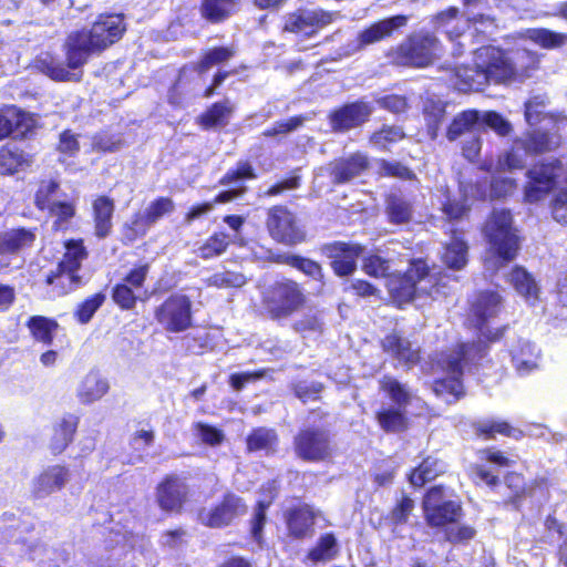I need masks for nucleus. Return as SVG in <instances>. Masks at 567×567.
<instances>
[{
    "label": "nucleus",
    "mask_w": 567,
    "mask_h": 567,
    "mask_svg": "<svg viewBox=\"0 0 567 567\" xmlns=\"http://www.w3.org/2000/svg\"><path fill=\"white\" fill-rule=\"evenodd\" d=\"M125 27L121 16H101L90 30L75 31L69 34L64 43L68 68L51 54L42 53L34 66L55 81H79L81 69L91 54L100 53L121 39Z\"/></svg>",
    "instance_id": "f257e3e1"
},
{
    "label": "nucleus",
    "mask_w": 567,
    "mask_h": 567,
    "mask_svg": "<svg viewBox=\"0 0 567 567\" xmlns=\"http://www.w3.org/2000/svg\"><path fill=\"white\" fill-rule=\"evenodd\" d=\"M484 234L491 246L493 259H486L487 269L498 268L501 261L508 262L517 256L519 237L513 226V216L507 209H494L487 219Z\"/></svg>",
    "instance_id": "f03ea898"
},
{
    "label": "nucleus",
    "mask_w": 567,
    "mask_h": 567,
    "mask_svg": "<svg viewBox=\"0 0 567 567\" xmlns=\"http://www.w3.org/2000/svg\"><path fill=\"white\" fill-rule=\"evenodd\" d=\"M442 278L436 279L434 274L429 271L425 261L417 259L412 261L411 267L403 277L391 278L388 282V290L398 302H408L421 295L435 298L441 293Z\"/></svg>",
    "instance_id": "7ed1b4c3"
},
{
    "label": "nucleus",
    "mask_w": 567,
    "mask_h": 567,
    "mask_svg": "<svg viewBox=\"0 0 567 567\" xmlns=\"http://www.w3.org/2000/svg\"><path fill=\"white\" fill-rule=\"evenodd\" d=\"M486 348L487 346L483 341L462 343L457 350L447 354L444 362L451 377L435 382L436 395L443 396L447 403L456 401L463 394V385L460 381L463 368L482 359L486 353Z\"/></svg>",
    "instance_id": "20e7f679"
},
{
    "label": "nucleus",
    "mask_w": 567,
    "mask_h": 567,
    "mask_svg": "<svg viewBox=\"0 0 567 567\" xmlns=\"http://www.w3.org/2000/svg\"><path fill=\"white\" fill-rule=\"evenodd\" d=\"M303 301L301 289L291 280L275 282L262 292V305L272 319L289 317Z\"/></svg>",
    "instance_id": "39448f33"
},
{
    "label": "nucleus",
    "mask_w": 567,
    "mask_h": 567,
    "mask_svg": "<svg viewBox=\"0 0 567 567\" xmlns=\"http://www.w3.org/2000/svg\"><path fill=\"white\" fill-rule=\"evenodd\" d=\"M439 53V40L433 34L419 32L399 45L394 60L400 65L425 68L433 63Z\"/></svg>",
    "instance_id": "423d86ee"
},
{
    "label": "nucleus",
    "mask_w": 567,
    "mask_h": 567,
    "mask_svg": "<svg viewBox=\"0 0 567 567\" xmlns=\"http://www.w3.org/2000/svg\"><path fill=\"white\" fill-rule=\"evenodd\" d=\"M293 447L296 455L308 462L327 461L334 452L329 431L316 426L301 429L293 439Z\"/></svg>",
    "instance_id": "0eeeda50"
},
{
    "label": "nucleus",
    "mask_w": 567,
    "mask_h": 567,
    "mask_svg": "<svg viewBox=\"0 0 567 567\" xmlns=\"http://www.w3.org/2000/svg\"><path fill=\"white\" fill-rule=\"evenodd\" d=\"M565 172L559 159H551L534 165L527 171V182L524 187L525 198L535 203L546 197L556 186L557 179Z\"/></svg>",
    "instance_id": "6e6552de"
},
{
    "label": "nucleus",
    "mask_w": 567,
    "mask_h": 567,
    "mask_svg": "<svg viewBox=\"0 0 567 567\" xmlns=\"http://www.w3.org/2000/svg\"><path fill=\"white\" fill-rule=\"evenodd\" d=\"M476 65L483 68L487 83H506L517 75V68L513 59L508 53L495 47L477 49Z\"/></svg>",
    "instance_id": "1a4fd4ad"
},
{
    "label": "nucleus",
    "mask_w": 567,
    "mask_h": 567,
    "mask_svg": "<svg viewBox=\"0 0 567 567\" xmlns=\"http://www.w3.org/2000/svg\"><path fill=\"white\" fill-rule=\"evenodd\" d=\"M339 17L337 11H326L323 9H298L295 12L287 13L284 17L285 32L313 35L319 29L332 23Z\"/></svg>",
    "instance_id": "9d476101"
},
{
    "label": "nucleus",
    "mask_w": 567,
    "mask_h": 567,
    "mask_svg": "<svg viewBox=\"0 0 567 567\" xmlns=\"http://www.w3.org/2000/svg\"><path fill=\"white\" fill-rule=\"evenodd\" d=\"M192 302L184 295H173L155 311V318L169 332H182L192 323Z\"/></svg>",
    "instance_id": "9b49d317"
},
{
    "label": "nucleus",
    "mask_w": 567,
    "mask_h": 567,
    "mask_svg": "<svg viewBox=\"0 0 567 567\" xmlns=\"http://www.w3.org/2000/svg\"><path fill=\"white\" fill-rule=\"evenodd\" d=\"M267 227L270 236L285 245H297L306 238L296 216L285 206H275L269 209Z\"/></svg>",
    "instance_id": "f8f14e48"
},
{
    "label": "nucleus",
    "mask_w": 567,
    "mask_h": 567,
    "mask_svg": "<svg viewBox=\"0 0 567 567\" xmlns=\"http://www.w3.org/2000/svg\"><path fill=\"white\" fill-rule=\"evenodd\" d=\"M71 480L69 467L60 464L49 465L33 476L29 485L30 495L34 499H44L62 491Z\"/></svg>",
    "instance_id": "ddd939ff"
},
{
    "label": "nucleus",
    "mask_w": 567,
    "mask_h": 567,
    "mask_svg": "<svg viewBox=\"0 0 567 567\" xmlns=\"http://www.w3.org/2000/svg\"><path fill=\"white\" fill-rule=\"evenodd\" d=\"M247 505L241 497L228 493L223 501L210 511L199 513L200 522L213 528H219L231 524L236 518L245 515Z\"/></svg>",
    "instance_id": "4468645a"
},
{
    "label": "nucleus",
    "mask_w": 567,
    "mask_h": 567,
    "mask_svg": "<svg viewBox=\"0 0 567 567\" xmlns=\"http://www.w3.org/2000/svg\"><path fill=\"white\" fill-rule=\"evenodd\" d=\"M175 208L174 202L168 197H159L145 208L143 213L133 216L126 225V237L131 240L144 236L151 226L156 224L163 216L171 214Z\"/></svg>",
    "instance_id": "2eb2a0df"
},
{
    "label": "nucleus",
    "mask_w": 567,
    "mask_h": 567,
    "mask_svg": "<svg viewBox=\"0 0 567 567\" xmlns=\"http://www.w3.org/2000/svg\"><path fill=\"white\" fill-rule=\"evenodd\" d=\"M364 251L359 244L336 241L322 247V252L330 259L331 267L338 276H349L357 268V259Z\"/></svg>",
    "instance_id": "dca6fc26"
},
{
    "label": "nucleus",
    "mask_w": 567,
    "mask_h": 567,
    "mask_svg": "<svg viewBox=\"0 0 567 567\" xmlns=\"http://www.w3.org/2000/svg\"><path fill=\"white\" fill-rule=\"evenodd\" d=\"M373 105L365 101L347 104L330 115L333 131H349L365 123L373 113Z\"/></svg>",
    "instance_id": "f3484780"
},
{
    "label": "nucleus",
    "mask_w": 567,
    "mask_h": 567,
    "mask_svg": "<svg viewBox=\"0 0 567 567\" xmlns=\"http://www.w3.org/2000/svg\"><path fill=\"white\" fill-rule=\"evenodd\" d=\"M408 21V16L399 14L371 24L358 34L353 51H360L370 44L389 38L395 30L406 25Z\"/></svg>",
    "instance_id": "a211bd4d"
},
{
    "label": "nucleus",
    "mask_w": 567,
    "mask_h": 567,
    "mask_svg": "<svg viewBox=\"0 0 567 567\" xmlns=\"http://www.w3.org/2000/svg\"><path fill=\"white\" fill-rule=\"evenodd\" d=\"M382 349L385 353L395 359L399 364L408 369L415 365L420 360V347L413 344L409 339L396 332L388 334L382 340Z\"/></svg>",
    "instance_id": "6ab92c4d"
},
{
    "label": "nucleus",
    "mask_w": 567,
    "mask_h": 567,
    "mask_svg": "<svg viewBox=\"0 0 567 567\" xmlns=\"http://www.w3.org/2000/svg\"><path fill=\"white\" fill-rule=\"evenodd\" d=\"M188 486L177 476H168L157 487V502L164 511H178L187 498Z\"/></svg>",
    "instance_id": "aec40b11"
},
{
    "label": "nucleus",
    "mask_w": 567,
    "mask_h": 567,
    "mask_svg": "<svg viewBox=\"0 0 567 567\" xmlns=\"http://www.w3.org/2000/svg\"><path fill=\"white\" fill-rule=\"evenodd\" d=\"M256 178L255 169L247 162H239L235 169L226 173L220 183L230 188L221 192L214 203L224 204L234 200L246 192V187L240 185L244 179Z\"/></svg>",
    "instance_id": "412c9836"
},
{
    "label": "nucleus",
    "mask_w": 567,
    "mask_h": 567,
    "mask_svg": "<svg viewBox=\"0 0 567 567\" xmlns=\"http://www.w3.org/2000/svg\"><path fill=\"white\" fill-rule=\"evenodd\" d=\"M331 176L334 183L341 184L359 176L369 166L368 157L355 153L347 158H340L331 163Z\"/></svg>",
    "instance_id": "4be33fe9"
},
{
    "label": "nucleus",
    "mask_w": 567,
    "mask_h": 567,
    "mask_svg": "<svg viewBox=\"0 0 567 567\" xmlns=\"http://www.w3.org/2000/svg\"><path fill=\"white\" fill-rule=\"evenodd\" d=\"M512 361L519 374H527L538 368L539 350L528 340H518L511 349Z\"/></svg>",
    "instance_id": "5701e85b"
},
{
    "label": "nucleus",
    "mask_w": 567,
    "mask_h": 567,
    "mask_svg": "<svg viewBox=\"0 0 567 567\" xmlns=\"http://www.w3.org/2000/svg\"><path fill=\"white\" fill-rule=\"evenodd\" d=\"M483 127L481 116L477 111L468 110L456 115L449 126L446 136L450 141H455L466 134L475 135Z\"/></svg>",
    "instance_id": "b1692460"
},
{
    "label": "nucleus",
    "mask_w": 567,
    "mask_h": 567,
    "mask_svg": "<svg viewBox=\"0 0 567 567\" xmlns=\"http://www.w3.org/2000/svg\"><path fill=\"white\" fill-rule=\"evenodd\" d=\"M501 306V297L496 292H481L472 303L474 324L482 329V324L489 318L496 316Z\"/></svg>",
    "instance_id": "393cba45"
},
{
    "label": "nucleus",
    "mask_w": 567,
    "mask_h": 567,
    "mask_svg": "<svg viewBox=\"0 0 567 567\" xmlns=\"http://www.w3.org/2000/svg\"><path fill=\"white\" fill-rule=\"evenodd\" d=\"M455 87L458 91H481L487 84L486 74L483 68H478L476 63L474 66H458L455 70Z\"/></svg>",
    "instance_id": "a878e982"
},
{
    "label": "nucleus",
    "mask_w": 567,
    "mask_h": 567,
    "mask_svg": "<svg viewBox=\"0 0 567 567\" xmlns=\"http://www.w3.org/2000/svg\"><path fill=\"white\" fill-rule=\"evenodd\" d=\"M508 281L527 302L534 303L538 299V286L523 267L513 268L508 274Z\"/></svg>",
    "instance_id": "bb28decb"
},
{
    "label": "nucleus",
    "mask_w": 567,
    "mask_h": 567,
    "mask_svg": "<svg viewBox=\"0 0 567 567\" xmlns=\"http://www.w3.org/2000/svg\"><path fill=\"white\" fill-rule=\"evenodd\" d=\"M35 235L24 228L11 229L0 234V255L14 254L30 247Z\"/></svg>",
    "instance_id": "cd10ccee"
},
{
    "label": "nucleus",
    "mask_w": 567,
    "mask_h": 567,
    "mask_svg": "<svg viewBox=\"0 0 567 567\" xmlns=\"http://www.w3.org/2000/svg\"><path fill=\"white\" fill-rule=\"evenodd\" d=\"M287 524L291 536L303 538L312 533L315 513L308 505L298 507L289 514Z\"/></svg>",
    "instance_id": "c85d7f7f"
},
{
    "label": "nucleus",
    "mask_w": 567,
    "mask_h": 567,
    "mask_svg": "<svg viewBox=\"0 0 567 567\" xmlns=\"http://www.w3.org/2000/svg\"><path fill=\"white\" fill-rule=\"evenodd\" d=\"M95 234L100 238L106 237L112 228L114 203L105 196H101L93 203Z\"/></svg>",
    "instance_id": "c756f323"
},
{
    "label": "nucleus",
    "mask_w": 567,
    "mask_h": 567,
    "mask_svg": "<svg viewBox=\"0 0 567 567\" xmlns=\"http://www.w3.org/2000/svg\"><path fill=\"white\" fill-rule=\"evenodd\" d=\"M107 391V381L97 372H90L82 380L78 393L83 403H91L100 400Z\"/></svg>",
    "instance_id": "7c9ffc66"
},
{
    "label": "nucleus",
    "mask_w": 567,
    "mask_h": 567,
    "mask_svg": "<svg viewBox=\"0 0 567 567\" xmlns=\"http://www.w3.org/2000/svg\"><path fill=\"white\" fill-rule=\"evenodd\" d=\"M522 138L526 142V147L532 155L550 152L560 145V137L557 134L540 130L528 132Z\"/></svg>",
    "instance_id": "2f4dec72"
},
{
    "label": "nucleus",
    "mask_w": 567,
    "mask_h": 567,
    "mask_svg": "<svg viewBox=\"0 0 567 567\" xmlns=\"http://www.w3.org/2000/svg\"><path fill=\"white\" fill-rule=\"evenodd\" d=\"M385 204V213L391 223L402 225L411 220L413 216V206L403 196L391 194L388 196Z\"/></svg>",
    "instance_id": "473e14b6"
},
{
    "label": "nucleus",
    "mask_w": 567,
    "mask_h": 567,
    "mask_svg": "<svg viewBox=\"0 0 567 567\" xmlns=\"http://www.w3.org/2000/svg\"><path fill=\"white\" fill-rule=\"evenodd\" d=\"M446 503L455 502L445 495L442 486L432 487L427 492L423 501V508L429 525L439 526V524L442 522L441 518H439L440 506L445 505Z\"/></svg>",
    "instance_id": "72a5a7b5"
},
{
    "label": "nucleus",
    "mask_w": 567,
    "mask_h": 567,
    "mask_svg": "<svg viewBox=\"0 0 567 567\" xmlns=\"http://www.w3.org/2000/svg\"><path fill=\"white\" fill-rule=\"evenodd\" d=\"M239 0H203L202 16L212 23H218L227 19L236 8Z\"/></svg>",
    "instance_id": "f704fd0d"
},
{
    "label": "nucleus",
    "mask_w": 567,
    "mask_h": 567,
    "mask_svg": "<svg viewBox=\"0 0 567 567\" xmlns=\"http://www.w3.org/2000/svg\"><path fill=\"white\" fill-rule=\"evenodd\" d=\"M529 155H532V153L527 150L526 142H524L520 137L516 138L511 151L498 158V169H522L525 166L526 159Z\"/></svg>",
    "instance_id": "c9c22d12"
},
{
    "label": "nucleus",
    "mask_w": 567,
    "mask_h": 567,
    "mask_svg": "<svg viewBox=\"0 0 567 567\" xmlns=\"http://www.w3.org/2000/svg\"><path fill=\"white\" fill-rule=\"evenodd\" d=\"M47 284L53 286L58 296H63L80 287L82 278L75 271L58 266L56 271L47 277Z\"/></svg>",
    "instance_id": "e433bc0d"
},
{
    "label": "nucleus",
    "mask_w": 567,
    "mask_h": 567,
    "mask_svg": "<svg viewBox=\"0 0 567 567\" xmlns=\"http://www.w3.org/2000/svg\"><path fill=\"white\" fill-rule=\"evenodd\" d=\"M236 54L234 47H218L206 51L203 58L193 66V71L199 75L206 73L213 66L229 61Z\"/></svg>",
    "instance_id": "4c0bfd02"
},
{
    "label": "nucleus",
    "mask_w": 567,
    "mask_h": 567,
    "mask_svg": "<svg viewBox=\"0 0 567 567\" xmlns=\"http://www.w3.org/2000/svg\"><path fill=\"white\" fill-rule=\"evenodd\" d=\"M442 259L451 269L458 270L463 268L467 262V245L460 237L453 236L444 248Z\"/></svg>",
    "instance_id": "58836bf2"
},
{
    "label": "nucleus",
    "mask_w": 567,
    "mask_h": 567,
    "mask_svg": "<svg viewBox=\"0 0 567 567\" xmlns=\"http://www.w3.org/2000/svg\"><path fill=\"white\" fill-rule=\"evenodd\" d=\"M278 444V435L275 430L267 427H258L254 430L247 437V449L250 452L266 451L274 452Z\"/></svg>",
    "instance_id": "ea45409f"
},
{
    "label": "nucleus",
    "mask_w": 567,
    "mask_h": 567,
    "mask_svg": "<svg viewBox=\"0 0 567 567\" xmlns=\"http://www.w3.org/2000/svg\"><path fill=\"white\" fill-rule=\"evenodd\" d=\"M444 472V464L435 457H426L410 475L413 486H423Z\"/></svg>",
    "instance_id": "a19ab883"
},
{
    "label": "nucleus",
    "mask_w": 567,
    "mask_h": 567,
    "mask_svg": "<svg viewBox=\"0 0 567 567\" xmlns=\"http://www.w3.org/2000/svg\"><path fill=\"white\" fill-rule=\"evenodd\" d=\"M76 430V419L73 416L62 419L54 427V435L51 442L53 453H61L72 441Z\"/></svg>",
    "instance_id": "79ce46f5"
},
{
    "label": "nucleus",
    "mask_w": 567,
    "mask_h": 567,
    "mask_svg": "<svg viewBox=\"0 0 567 567\" xmlns=\"http://www.w3.org/2000/svg\"><path fill=\"white\" fill-rule=\"evenodd\" d=\"M381 389L386 395L399 406V409L409 404L412 393L406 384L399 382L396 379L384 375L380 380Z\"/></svg>",
    "instance_id": "37998d69"
},
{
    "label": "nucleus",
    "mask_w": 567,
    "mask_h": 567,
    "mask_svg": "<svg viewBox=\"0 0 567 567\" xmlns=\"http://www.w3.org/2000/svg\"><path fill=\"white\" fill-rule=\"evenodd\" d=\"M526 38L544 49H558L567 43V34L548 29H528Z\"/></svg>",
    "instance_id": "c03bdc74"
},
{
    "label": "nucleus",
    "mask_w": 567,
    "mask_h": 567,
    "mask_svg": "<svg viewBox=\"0 0 567 567\" xmlns=\"http://www.w3.org/2000/svg\"><path fill=\"white\" fill-rule=\"evenodd\" d=\"M24 165H29V159L22 151L9 146L0 148V174H13Z\"/></svg>",
    "instance_id": "a18cd8bd"
},
{
    "label": "nucleus",
    "mask_w": 567,
    "mask_h": 567,
    "mask_svg": "<svg viewBox=\"0 0 567 567\" xmlns=\"http://www.w3.org/2000/svg\"><path fill=\"white\" fill-rule=\"evenodd\" d=\"M405 137L403 128L399 125H382L370 136V144L379 150H388L390 145Z\"/></svg>",
    "instance_id": "49530a36"
},
{
    "label": "nucleus",
    "mask_w": 567,
    "mask_h": 567,
    "mask_svg": "<svg viewBox=\"0 0 567 567\" xmlns=\"http://www.w3.org/2000/svg\"><path fill=\"white\" fill-rule=\"evenodd\" d=\"M28 328L35 340L50 344L58 323L42 316H33L28 321Z\"/></svg>",
    "instance_id": "de8ad7c7"
},
{
    "label": "nucleus",
    "mask_w": 567,
    "mask_h": 567,
    "mask_svg": "<svg viewBox=\"0 0 567 567\" xmlns=\"http://www.w3.org/2000/svg\"><path fill=\"white\" fill-rule=\"evenodd\" d=\"M87 252L81 240H71L65 244V252L63 259L59 262L62 269L78 272L81 264L86 259Z\"/></svg>",
    "instance_id": "09e8293b"
},
{
    "label": "nucleus",
    "mask_w": 567,
    "mask_h": 567,
    "mask_svg": "<svg viewBox=\"0 0 567 567\" xmlns=\"http://www.w3.org/2000/svg\"><path fill=\"white\" fill-rule=\"evenodd\" d=\"M233 105L228 100L213 104V106L202 115V124L207 127L224 126L233 112Z\"/></svg>",
    "instance_id": "8fccbe9b"
},
{
    "label": "nucleus",
    "mask_w": 567,
    "mask_h": 567,
    "mask_svg": "<svg viewBox=\"0 0 567 567\" xmlns=\"http://www.w3.org/2000/svg\"><path fill=\"white\" fill-rule=\"evenodd\" d=\"M337 539L333 534L328 533L321 536L316 545L308 554V559L313 564L327 561L337 555Z\"/></svg>",
    "instance_id": "3c124183"
},
{
    "label": "nucleus",
    "mask_w": 567,
    "mask_h": 567,
    "mask_svg": "<svg viewBox=\"0 0 567 567\" xmlns=\"http://www.w3.org/2000/svg\"><path fill=\"white\" fill-rule=\"evenodd\" d=\"M474 427L478 435L486 437H494L496 433L513 437H517V435L520 434V431L513 429L508 423L503 421H478L474 424Z\"/></svg>",
    "instance_id": "603ef678"
},
{
    "label": "nucleus",
    "mask_w": 567,
    "mask_h": 567,
    "mask_svg": "<svg viewBox=\"0 0 567 567\" xmlns=\"http://www.w3.org/2000/svg\"><path fill=\"white\" fill-rule=\"evenodd\" d=\"M62 198L59 184L54 181H43L35 195V204L40 209H49Z\"/></svg>",
    "instance_id": "864d4df0"
},
{
    "label": "nucleus",
    "mask_w": 567,
    "mask_h": 567,
    "mask_svg": "<svg viewBox=\"0 0 567 567\" xmlns=\"http://www.w3.org/2000/svg\"><path fill=\"white\" fill-rule=\"evenodd\" d=\"M206 282L216 288H240L246 285L247 278L241 272L226 270L212 275Z\"/></svg>",
    "instance_id": "5fc2aeb1"
},
{
    "label": "nucleus",
    "mask_w": 567,
    "mask_h": 567,
    "mask_svg": "<svg viewBox=\"0 0 567 567\" xmlns=\"http://www.w3.org/2000/svg\"><path fill=\"white\" fill-rule=\"evenodd\" d=\"M280 260L316 280H321L323 277L321 266L311 259L296 255H285L280 257Z\"/></svg>",
    "instance_id": "6e6d98bb"
},
{
    "label": "nucleus",
    "mask_w": 567,
    "mask_h": 567,
    "mask_svg": "<svg viewBox=\"0 0 567 567\" xmlns=\"http://www.w3.org/2000/svg\"><path fill=\"white\" fill-rule=\"evenodd\" d=\"M377 419L386 432H400L406 427V419L400 409H385L378 413Z\"/></svg>",
    "instance_id": "4d7b16f0"
},
{
    "label": "nucleus",
    "mask_w": 567,
    "mask_h": 567,
    "mask_svg": "<svg viewBox=\"0 0 567 567\" xmlns=\"http://www.w3.org/2000/svg\"><path fill=\"white\" fill-rule=\"evenodd\" d=\"M229 241V237L226 234H214L198 248V256L204 259L219 256L226 250Z\"/></svg>",
    "instance_id": "13d9d810"
},
{
    "label": "nucleus",
    "mask_w": 567,
    "mask_h": 567,
    "mask_svg": "<svg viewBox=\"0 0 567 567\" xmlns=\"http://www.w3.org/2000/svg\"><path fill=\"white\" fill-rule=\"evenodd\" d=\"M548 99L545 95H535L525 103V118L529 125L543 121L547 114Z\"/></svg>",
    "instance_id": "bf43d9fd"
},
{
    "label": "nucleus",
    "mask_w": 567,
    "mask_h": 567,
    "mask_svg": "<svg viewBox=\"0 0 567 567\" xmlns=\"http://www.w3.org/2000/svg\"><path fill=\"white\" fill-rule=\"evenodd\" d=\"M112 297L114 302L122 309H132L134 308L137 299H144V297L138 295L136 290L123 284H117L114 287Z\"/></svg>",
    "instance_id": "052dcab7"
},
{
    "label": "nucleus",
    "mask_w": 567,
    "mask_h": 567,
    "mask_svg": "<svg viewBox=\"0 0 567 567\" xmlns=\"http://www.w3.org/2000/svg\"><path fill=\"white\" fill-rule=\"evenodd\" d=\"M363 270L367 275L373 277H389L388 280L393 278L390 276V261L381 258L378 255H371L363 261ZM396 276L395 278H398ZM389 281H386L388 284Z\"/></svg>",
    "instance_id": "680f3d73"
},
{
    "label": "nucleus",
    "mask_w": 567,
    "mask_h": 567,
    "mask_svg": "<svg viewBox=\"0 0 567 567\" xmlns=\"http://www.w3.org/2000/svg\"><path fill=\"white\" fill-rule=\"evenodd\" d=\"M104 300L105 296L103 293H95L94 296L83 301L75 312L78 321L83 324L87 323L96 310L103 305Z\"/></svg>",
    "instance_id": "e2e57ef3"
},
{
    "label": "nucleus",
    "mask_w": 567,
    "mask_h": 567,
    "mask_svg": "<svg viewBox=\"0 0 567 567\" xmlns=\"http://www.w3.org/2000/svg\"><path fill=\"white\" fill-rule=\"evenodd\" d=\"M473 13L467 21L474 24L476 31L493 34L498 29L497 19L485 10Z\"/></svg>",
    "instance_id": "0e129e2a"
},
{
    "label": "nucleus",
    "mask_w": 567,
    "mask_h": 567,
    "mask_svg": "<svg viewBox=\"0 0 567 567\" xmlns=\"http://www.w3.org/2000/svg\"><path fill=\"white\" fill-rule=\"evenodd\" d=\"M303 122L305 117L302 116H293L287 121L276 122L271 128L264 131L262 135L266 137L286 135L298 130L300 126H302Z\"/></svg>",
    "instance_id": "69168bd1"
},
{
    "label": "nucleus",
    "mask_w": 567,
    "mask_h": 567,
    "mask_svg": "<svg viewBox=\"0 0 567 567\" xmlns=\"http://www.w3.org/2000/svg\"><path fill=\"white\" fill-rule=\"evenodd\" d=\"M148 274V266L143 265L137 268L132 269L123 279V285H127L130 288L136 290L138 295L142 297H146V291H144L143 286L146 280Z\"/></svg>",
    "instance_id": "338daca9"
},
{
    "label": "nucleus",
    "mask_w": 567,
    "mask_h": 567,
    "mask_svg": "<svg viewBox=\"0 0 567 567\" xmlns=\"http://www.w3.org/2000/svg\"><path fill=\"white\" fill-rule=\"evenodd\" d=\"M481 123L483 126L491 127L501 136H507L513 130L512 124L496 112H486Z\"/></svg>",
    "instance_id": "774afa93"
}]
</instances>
